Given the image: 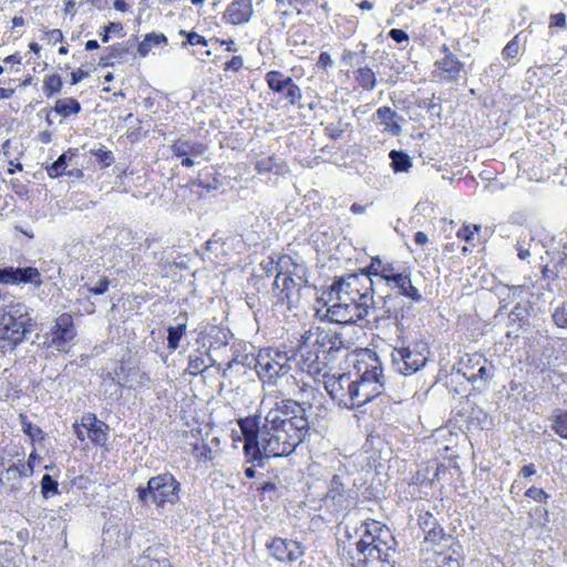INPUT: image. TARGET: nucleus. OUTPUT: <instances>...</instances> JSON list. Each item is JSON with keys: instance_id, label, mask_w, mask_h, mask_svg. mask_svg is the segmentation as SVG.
Segmentation results:
<instances>
[{"instance_id": "20", "label": "nucleus", "mask_w": 567, "mask_h": 567, "mask_svg": "<svg viewBox=\"0 0 567 567\" xmlns=\"http://www.w3.org/2000/svg\"><path fill=\"white\" fill-rule=\"evenodd\" d=\"M391 290H396L394 295L403 296L412 302H421L423 300L422 293L413 286L411 278V270L403 268L399 276L391 279L386 285Z\"/></svg>"}, {"instance_id": "3", "label": "nucleus", "mask_w": 567, "mask_h": 567, "mask_svg": "<svg viewBox=\"0 0 567 567\" xmlns=\"http://www.w3.org/2000/svg\"><path fill=\"white\" fill-rule=\"evenodd\" d=\"M38 328L34 310L21 301L0 307V350L16 349Z\"/></svg>"}, {"instance_id": "45", "label": "nucleus", "mask_w": 567, "mask_h": 567, "mask_svg": "<svg viewBox=\"0 0 567 567\" xmlns=\"http://www.w3.org/2000/svg\"><path fill=\"white\" fill-rule=\"evenodd\" d=\"M186 334V323H178L177 326H169L167 328V348L174 352L178 347L181 339Z\"/></svg>"}, {"instance_id": "19", "label": "nucleus", "mask_w": 567, "mask_h": 567, "mask_svg": "<svg viewBox=\"0 0 567 567\" xmlns=\"http://www.w3.org/2000/svg\"><path fill=\"white\" fill-rule=\"evenodd\" d=\"M82 425L87 439L97 446H104L109 436V425L99 420L96 414L86 412L82 415Z\"/></svg>"}, {"instance_id": "18", "label": "nucleus", "mask_w": 567, "mask_h": 567, "mask_svg": "<svg viewBox=\"0 0 567 567\" xmlns=\"http://www.w3.org/2000/svg\"><path fill=\"white\" fill-rule=\"evenodd\" d=\"M432 74L449 82H456L460 79L464 63L455 54H449L447 58L437 59L433 64Z\"/></svg>"}, {"instance_id": "22", "label": "nucleus", "mask_w": 567, "mask_h": 567, "mask_svg": "<svg viewBox=\"0 0 567 567\" xmlns=\"http://www.w3.org/2000/svg\"><path fill=\"white\" fill-rule=\"evenodd\" d=\"M166 548L163 544H153L146 547L143 554L137 558V567H172L167 557Z\"/></svg>"}, {"instance_id": "28", "label": "nucleus", "mask_w": 567, "mask_h": 567, "mask_svg": "<svg viewBox=\"0 0 567 567\" xmlns=\"http://www.w3.org/2000/svg\"><path fill=\"white\" fill-rule=\"evenodd\" d=\"M134 43L128 40L125 43H116L106 48L107 53L102 55L99 61V66L107 68L114 64V61L125 60L128 55L134 56Z\"/></svg>"}, {"instance_id": "10", "label": "nucleus", "mask_w": 567, "mask_h": 567, "mask_svg": "<svg viewBox=\"0 0 567 567\" xmlns=\"http://www.w3.org/2000/svg\"><path fill=\"white\" fill-rule=\"evenodd\" d=\"M403 298L404 297L400 295L389 293L381 297L380 306L374 301V307L372 309V311L375 312L374 319L377 321L392 319L398 328L403 326L405 312L411 309V305L406 306Z\"/></svg>"}, {"instance_id": "43", "label": "nucleus", "mask_w": 567, "mask_h": 567, "mask_svg": "<svg viewBox=\"0 0 567 567\" xmlns=\"http://www.w3.org/2000/svg\"><path fill=\"white\" fill-rule=\"evenodd\" d=\"M297 284L291 275L285 276L282 278V287L280 288V298L279 301L282 303L290 305L295 300L299 299V289L295 293V289Z\"/></svg>"}, {"instance_id": "60", "label": "nucleus", "mask_w": 567, "mask_h": 567, "mask_svg": "<svg viewBox=\"0 0 567 567\" xmlns=\"http://www.w3.org/2000/svg\"><path fill=\"white\" fill-rule=\"evenodd\" d=\"M179 34L182 37L186 38V42L182 43L183 48H185L187 44H189V45H202V47H207L208 45V40L205 37L198 34L195 31L181 30Z\"/></svg>"}, {"instance_id": "36", "label": "nucleus", "mask_w": 567, "mask_h": 567, "mask_svg": "<svg viewBox=\"0 0 567 567\" xmlns=\"http://www.w3.org/2000/svg\"><path fill=\"white\" fill-rule=\"evenodd\" d=\"M486 360L480 353L465 354L455 367L456 373L462 374L466 379L470 375V371L474 372V369L478 368Z\"/></svg>"}, {"instance_id": "15", "label": "nucleus", "mask_w": 567, "mask_h": 567, "mask_svg": "<svg viewBox=\"0 0 567 567\" xmlns=\"http://www.w3.org/2000/svg\"><path fill=\"white\" fill-rule=\"evenodd\" d=\"M265 81L270 91L282 94L291 105H296L302 96L300 87L293 82L292 78L285 75L281 71H268Z\"/></svg>"}, {"instance_id": "29", "label": "nucleus", "mask_w": 567, "mask_h": 567, "mask_svg": "<svg viewBox=\"0 0 567 567\" xmlns=\"http://www.w3.org/2000/svg\"><path fill=\"white\" fill-rule=\"evenodd\" d=\"M538 246L537 235L532 229H523L516 238L515 249L517 257L523 261H528L532 251Z\"/></svg>"}, {"instance_id": "63", "label": "nucleus", "mask_w": 567, "mask_h": 567, "mask_svg": "<svg viewBox=\"0 0 567 567\" xmlns=\"http://www.w3.org/2000/svg\"><path fill=\"white\" fill-rule=\"evenodd\" d=\"M551 318L557 327L563 329L567 328V301H564L559 307L555 309Z\"/></svg>"}, {"instance_id": "52", "label": "nucleus", "mask_w": 567, "mask_h": 567, "mask_svg": "<svg viewBox=\"0 0 567 567\" xmlns=\"http://www.w3.org/2000/svg\"><path fill=\"white\" fill-rule=\"evenodd\" d=\"M90 154L95 157L101 168L110 167L115 162L113 153L103 145L90 150Z\"/></svg>"}, {"instance_id": "39", "label": "nucleus", "mask_w": 567, "mask_h": 567, "mask_svg": "<svg viewBox=\"0 0 567 567\" xmlns=\"http://www.w3.org/2000/svg\"><path fill=\"white\" fill-rule=\"evenodd\" d=\"M358 389V408L370 402L374 396L382 392V385H374L370 381L355 382Z\"/></svg>"}, {"instance_id": "34", "label": "nucleus", "mask_w": 567, "mask_h": 567, "mask_svg": "<svg viewBox=\"0 0 567 567\" xmlns=\"http://www.w3.org/2000/svg\"><path fill=\"white\" fill-rule=\"evenodd\" d=\"M150 381L147 373L140 371L138 368H128L122 381H117L120 388L136 389L145 386Z\"/></svg>"}, {"instance_id": "50", "label": "nucleus", "mask_w": 567, "mask_h": 567, "mask_svg": "<svg viewBox=\"0 0 567 567\" xmlns=\"http://www.w3.org/2000/svg\"><path fill=\"white\" fill-rule=\"evenodd\" d=\"M40 493L43 498L49 499L54 495H58L59 492V483L58 481L50 474H44L40 482Z\"/></svg>"}, {"instance_id": "37", "label": "nucleus", "mask_w": 567, "mask_h": 567, "mask_svg": "<svg viewBox=\"0 0 567 567\" xmlns=\"http://www.w3.org/2000/svg\"><path fill=\"white\" fill-rule=\"evenodd\" d=\"M52 110L62 117H69L78 115L82 111V105L74 97H63L55 101Z\"/></svg>"}, {"instance_id": "58", "label": "nucleus", "mask_w": 567, "mask_h": 567, "mask_svg": "<svg viewBox=\"0 0 567 567\" xmlns=\"http://www.w3.org/2000/svg\"><path fill=\"white\" fill-rule=\"evenodd\" d=\"M433 527H431L425 536L426 542H431L433 544H441L442 542L451 540L452 537L444 533V529L437 525L435 522L432 523Z\"/></svg>"}, {"instance_id": "16", "label": "nucleus", "mask_w": 567, "mask_h": 567, "mask_svg": "<svg viewBox=\"0 0 567 567\" xmlns=\"http://www.w3.org/2000/svg\"><path fill=\"white\" fill-rule=\"evenodd\" d=\"M268 554L280 563H293L305 555V547L297 540L274 537L266 544Z\"/></svg>"}, {"instance_id": "49", "label": "nucleus", "mask_w": 567, "mask_h": 567, "mask_svg": "<svg viewBox=\"0 0 567 567\" xmlns=\"http://www.w3.org/2000/svg\"><path fill=\"white\" fill-rule=\"evenodd\" d=\"M20 423L22 427V432L34 441H42L45 436L44 432L38 425L33 424L27 415L20 414Z\"/></svg>"}, {"instance_id": "41", "label": "nucleus", "mask_w": 567, "mask_h": 567, "mask_svg": "<svg viewBox=\"0 0 567 567\" xmlns=\"http://www.w3.org/2000/svg\"><path fill=\"white\" fill-rule=\"evenodd\" d=\"M167 37L164 33L150 32L137 45V53L145 58L153 47L167 44Z\"/></svg>"}, {"instance_id": "57", "label": "nucleus", "mask_w": 567, "mask_h": 567, "mask_svg": "<svg viewBox=\"0 0 567 567\" xmlns=\"http://www.w3.org/2000/svg\"><path fill=\"white\" fill-rule=\"evenodd\" d=\"M208 369V364L200 354H190L188 357V365L186 371L190 375H197L205 372Z\"/></svg>"}, {"instance_id": "56", "label": "nucleus", "mask_w": 567, "mask_h": 567, "mask_svg": "<svg viewBox=\"0 0 567 567\" xmlns=\"http://www.w3.org/2000/svg\"><path fill=\"white\" fill-rule=\"evenodd\" d=\"M315 358H317V360L311 364V367H309L307 372L310 375L320 374L328 367V364L336 359V357H331L323 352H318Z\"/></svg>"}, {"instance_id": "53", "label": "nucleus", "mask_w": 567, "mask_h": 567, "mask_svg": "<svg viewBox=\"0 0 567 567\" xmlns=\"http://www.w3.org/2000/svg\"><path fill=\"white\" fill-rule=\"evenodd\" d=\"M424 567H461L458 559L453 558L452 555L437 553L432 561H425Z\"/></svg>"}, {"instance_id": "46", "label": "nucleus", "mask_w": 567, "mask_h": 567, "mask_svg": "<svg viewBox=\"0 0 567 567\" xmlns=\"http://www.w3.org/2000/svg\"><path fill=\"white\" fill-rule=\"evenodd\" d=\"M258 364H260L259 354L255 353H234L231 361L228 363V368H233V365H243L249 369H258Z\"/></svg>"}, {"instance_id": "47", "label": "nucleus", "mask_w": 567, "mask_h": 567, "mask_svg": "<svg viewBox=\"0 0 567 567\" xmlns=\"http://www.w3.org/2000/svg\"><path fill=\"white\" fill-rule=\"evenodd\" d=\"M358 47H361L359 51L344 50L342 54V61L350 66L362 65L367 60V43L360 42Z\"/></svg>"}, {"instance_id": "54", "label": "nucleus", "mask_w": 567, "mask_h": 567, "mask_svg": "<svg viewBox=\"0 0 567 567\" xmlns=\"http://www.w3.org/2000/svg\"><path fill=\"white\" fill-rule=\"evenodd\" d=\"M111 285V281L107 277H102L95 285L84 284L79 288V292L83 293L89 292L95 296L104 295Z\"/></svg>"}, {"instance_id": "9", "label": "nucleus", "mask_w": 567, "mask_h": 567, "mask_svg": "<svg viewBox=\"0 0 567 567\" xmlns=\"http://www.w3.org/2000/svg\"><path fill=\"white\" fill-rule=\"evenodd\" d=\"M351 373H341L338 377H329L324 381V388L330 398L339 406L353 410L358 408V389Z\"/></svg>"}, {"instance_id": "38", "label": "nucleus", "mask_w": 567, "mask_h": 567, "mask_svg": "<svg viewBox=\"0 0 567 567\" xmlns=\"http://www.w3.org/2000/svg\"><path fill=\"white\" fill-rule=\"evenodd\" d=\"M354 80L364 91H372L378 85L374 71L370 66L363 64L354 71Z\"/></svg>"}, {"instance_id": "14", "label": "nucleus", "mask_w": 567, "mask_h": 567, "mask_svg": "<svg viewBox=\"0 0 567 567\" xmlns=\"http://www.w3.org/2000/svg\"><path fill=\"white\" fill-rule=\"evenodd\" d=\"M303 334L310 336L311 344L318 352L336 357V353L343 348L342 336L337 330L316 327L307 330Z\"/></svg>"}, {"instance_id": "27", "label": "nucleus", "mask_w": 567, "mask_h": 567, "mask_svg": "<svg viewBox=\"0 0 567 567\" xmlns=\"http://www.w3.org/2000/svg\"><path fill=\"white\" fill-rule=\"evenodd\" d=\"M373 116L374 118L379 120V123L383 126L384 132L391 134L392 136H399L402 133L400 123L404 122L405 120L390 106H380Z\"/></svg>"}, {"instance_id": "48", "label": "nucleus", "mask_w": 567, "mask_h": 567, "mask_svg": "<svg viewBox=\"0 0 567 567\" xmlns=\"http://www.w3.org/2000/svg\"><path fill=\"white\" fill-rule=\"evenodd\" d=\"M403 268L404 267H396L392 262H382L380 270H374V278H377L378 281H384L385 285H388L391 282V279L395 278L400 275V272H402Z\"/></svg>"}, {"instance_id": "6", "label": "nucleus", "mask_w": 567, "mask_h": 567, "mask_svg": "<svg viewBox=\"0 0 567 567\" xmlns=\"http://www.w3.org/2000/svg\"><path fill=\"white\" fill-rule=\"evenodd\" d=\"M25 456L24 451L18 447L0 452V484L4 486L14 498H20L24 494L34 493L37 485L32 482H25V473L19 470V463Z\"/></svg>"}, {"instance_id": "13", "label": "nucleus", "mask_w": 567, "mask_h": 567, "mask_svg": "<svg viewBox=\"0 0 567 567\" xmlns=\"http://www.w3.org/2000/svg\"><path fill=\"white\" fill-rule=\"evenodd\" d=\"M132 536L130 526L124 522L107 520L102 530V547L105 553L127 547Z\"/></svg>"}, {"instance_id": "11", "label": "nucleus", "mask_w": 567, "mask_h": 567, "mask_svg": "<svg viewBox=\"0 0 567 567\" xmlns=\"http://www.w3.org/2000/svg\"><path fill=\"white\" fill-rule=\"evenodd\" d=\"M43 284L40 270L33 266H1L0 285H33L35 288Z\"/></svg>"}, {"instance_id": "55", "label": "nucleus", "mask_w": 567, "mask_h": 567, "mask_svg": "<svg viewBox=\"0 0 567 567\" xmlns=\"http://www.w3.org/2000/svg\"><path fill=\"white\" fill-rule=\"evenodd\" d=\"M361 286H359L358 288L353 289V292H351V295H349V299L350 300H347V302H350L353 301V300H363V298H369L370 300H367V303H368V311L370 312V310L373 309L374 307V298H373V295H374V288L373 286H369L367 288H364V291H361Z\"/></svg>"}, {"instance_id": "17", "label": "nucleus", "mask_w": 567, "mask_h": 567, "mask_svg": "<svg viewBox=\"0 0 567 567\" xmlns=\"http://www.w3.org/2000/svg\"><path fill=\"white\" fill-rule=\"evenodd\" d=\"M171 150L181 159L182 166L192 167L195 164L194 157L204 155L207 146L200 142L179 138L172 144Z\"/></svg>"}, {"instance_id": "59", "label": "nucleus", "mask_w": 567, "mask_h": 567, "mask_svg": "<svg viewBox=\"0 0 567 567\" xmlns=\"http://www.w3.org/2000/svg\"><path fill=\"white\" fill-rule=\"evenodd\" d=\"M123 24L121 22H109L105 24L100 31L99 35L103 43H107L111 39V34L115 33L118 35H124Z\"/></svg>"}, {"instance_id": "31", "label": "nucleus", "mask_w": 567, "mask_h": 567, "mask_svg": "<svg viewBox=\"0 0 567 567\" xmlns=\"http://www.w3.org/2000/svg\"><path fill=\"white\" fill-rule=\"evenodd\" d=\"M526 44V38L523 32L517 33L502 50V58L508 63V66L516 64L517 58Z\"/></svg>"}, {"instance_id": "42", "label": "nucleus", "mask_w": 567, "mask_h": 567, "mask_svg": "<svg viewBox=\"0 0 567 567\" xmlns=\"http://www.w3.org/2000/svg\"><path fill=\"white\" fill-rule=\"evenodd\" d=\"M391 159V167L394 173L408 172L412 166V158L409 154L401 150H392L389 153Z\"/></svg>"}, {"instance_id": "64", "label": "nucleus", "mask_w": 567, "mask_h": 567, "mask_svg": "<svg viewBox=\"0 0 567 567\" xmlns=\"http://www.w3.org/2000/svg\"><path fill=\"white\" fill-rule=\"evenodd\" d=\"M525 496L535 501L536 503H547V501L550 498V495L547 492L535 486L529 487L525 492Z\"/></svg>"}, {"instance_id": "25", "label": "nucleus", "mask_w": 567, "mask_h": 567, "mask_svg": "<svg viewBox=\"0 0 567 567\" xmlns=\"http://www.w3.org/2000/svg\"><path fill=\"white\" fill-rule=\"evenodd\" d=\"M344 493L346 487L344 483L342 482V476L338 474L333 475L329 483L328 492L324 498L326 504L329 505V503H331L336 512L346 511L349 507V501Z\"/></svg>"}, {"instance_id": "51", "label": "nucleus", "mask_w": 567, "mask_h": 567, "mask_svg": "<svg viewBox=\"0 0 567 567\" xmlns=\"http://www.w3.org/2000/svg\"><path fill=\"white\" fill-rule=\"evenodd\" d=\"M63 82L59 74L47 75L43 81V93L47 97H51L62 90Z\"/></svg>"}, {"instance_id": "7", "label": "nucleus", "mask_w": 567, "mask_h": 567, "mask_svg": "<svg viewBox=\"0 0 567 567\" xmlns=\"http://www.w3.org/2000/svg\"><path fill=\"white\" fill-rule=\"evenodd\" d=\"M429 354V344L424 341L394 347L391 351L392 368L402 375H412L425 367Z\"/></svg>"}, {"instance_id": "44", "label": "nucleus", "mask_w": 567, "mask_h": 567, "mask_svg": "<svg viewBox=\"0 0 567 567\" xmlns=\"http://www.w3.org/2000/svg\"><path fill=\"white\" fill-rule=\"evenodd\" d=\"M260 364H258V369H256L259 378H268L269 380L277 378L278 372H276V368L278 365V360L269 359L268 355H262L259 353Z\"/></svg>"}, {"instance_id": "5", "label": "nucleus", "mask_w": 567, "mask_h": 567, "mask_svg": "<svg viewBox=\"0 0 567 567\" xmlns=\"http://www.w3.org/2000/svg\"><path fill=\"white\" fill-rule=\"evenodd\" d=\"M237 425L240 429L244 440L243 452L245 454L246 462L264 467L265 460L269 458L265 447L270 435V426L266 421V416L262 419L261 415L252 414L239 417L237 420Z\"/></svg>"}, {"instance_id": "61", "label": "nucleus", "mask_w": 567, "mask_h": 567, "mask_svg": "<svg viewBox=\"0 0 567 567\" xmlns=\"http://www.w3.org/2000/svg\"><path fill=\"white\" fill-rule=\"evenodd\" d=\"M350 126V123H343L341 120L338 124H328L324 127V134L330 140L337 141L339 140L342 134L346 132V130Z\"/></svg>"}, {"instance_id": "23", "label": "nucleus", "mask_w": 567, "mask_h": 567, "mask_svg": "<svg viewBox=\"0 0 567 567\" xmlns=\"http://www.w3.org/2000/svg\"><path fill=\"white\" fill-rule=\"evenodd\" d=\"M496 367L489 360H486L478 368L474 369V372L470 371V375L466 378L468 383L472 385L473 391L482 393L485 392L494 377Z\"/></svg>"}, {"instance_id": "62", "label": "nucleus", "mask_w": 567, "mask_h": 567, "mask_svg": "<svg viewBox=\"0 0 567 567\" xmlns=\"http://www.w3.org/2000/svg\"><path fill=\"white\" fill-rule=\"evenodd\" d=\"M285 259L286 256H279L278 258H276V256H269L267 260H264L261 262V267L264 268L268 276L274 271L277 274L280 270V268H282L281 262Z\"/></svg>"}, {"instance_id": "4", "label": "nucleus", "mask_w": 567, "mask_h": 567, "mask_svg": "<svg viewBox=\"0 0 567 567\" xmlns=\"http://www.w3.org/2000/svg\"><path fill=\"white\" fill-rule=\"evenodd\" d=\"M181 489V482L171 472H164L135 488L136 501L142 506L153 505L161 511L179 502Z\"/></svg>"}, {"instance_id": "32", "label": "nucleus", "mask_w": 567, "mask_h": 567, "mask_svg": "<svg viewBox=\"0 0 567 567\" xmlns=\"http://www.w3.org/2000/svg\"><path fill=\"white\" fill-rule=\"evenodd\" d=\"M533 310L530 301L517 302L508 315V324H517L519 329L529 324V316Z\"/></svg>"}, {"instance_id": "2", "label": "nucleus", "mask_w": 567, "mask_h": 567, "mask_svg": "<svg viewBox=\"0 0 567 567\" xmlns=\"http://www.w3.org/2000/svg\"><path fill=\"white\" fill-rule=\"evenodd\" d=\"M360 536L354 542V551L349 549L348 557L355 567H368L370 563L379 561L382 567H394L398 556V542L391 529L378 520H364L355 528Z\"/></svg>"}, {"instance_id": "33", "label": "nucleus", "mask_w": 567, "mask_h": 567, "mask_svg": "<svg viewBox=\"0 0 567 567\" xmlns=\"http://www.w3.org/2000/svg\"><path fill=\"white\" fill-rule=\"evenodd\" d=\"M298 352L301 357L300 367L303 371L308 372L309 367H311V364L317 360L315 357L318 353V351L311 344L309 334H301L298 344Z\"/></svg>"}, {"instance_id": "26", "label": "nucleus", "mask_w": 567, "mask_h": 567, "mask_svg": "<svg viewBox=\"0 0 567 567\" xmlns=\"http://www.w3.org/2000/svg\"><path fill=\"white\" fill-rule=\"evenodd\" d=\"M252 0H234L225 11L224 18L231 24H244L252 16Z\"/></svg>"}, {"instance_id": "1", "label": "nucleus", "mask_w": 567, "mask_h": 567, "mask_svg": "<svg viewBox=\"0 0 567 567\" xmlns=\"http://www.w3.org/2000/svg\"><path fill=\"white\" fill-rule=\"evenodd\" d=\"M311 404L288 399L277 404L266 415L269 423V437L265 450L267 456L282 457L292 454L305 442L310 431L307 411Z\"/></svg>"}, {"instance_id": "30", "label": "nucleus", "mask_w": 567, "mask_h": 567, "mask_svg": "<svg viewBox=\"0 0 567 567\" xmlns=\"http://www.w3.org/2000/svg\"><path fill=\"white\" fill-rule=\"evenodd\" d=\"M79 156V150L70 147L63 152L52 164L47 166V173L51 178H58L66 173L69 164Z\"/></svg>"}, {"instance_id": "8", "label": "nucleus", "mask_w": 567, "mask_h": 567, "mask_svg": "<svg viewBox=\"0 0 567 567\" xmlns=\"http://www.w3.org/2000/svg\"><path fill=\"white\" fill-rule=\"evenodd\" d=\"M76 337V329L73 321V316L69 312H63L54 319L50 330L42 337L38 333L32 343H38L43 349H54L58 352H69L72 347L73 340Z\"/></svg>"}, {"instance_id": "12", "label": "nucleus", "mask_w": 567, "mask_h": 567, "mask_svg": "<svg viewBox=\"0 0 567 567\" xmlns=\"http://www.w3.org/2000/svg\"><path fill=\"white\" fill-rule=\"evenodd\" d=\"M363 303L359 306H351L350 302L337 300L332 306L328 308V316L332 322L344 323V324H358L364 321L370 313L368 311L367 300L363 298Z\"/></svg>"}, {"instance_id": "21", "label": "nucleus", "mask_w": 567, "mask_h": 567, "mask_svg": "<svg viewBox=\"0 0 567 567\" xmlns=\"http://www.w3.org/2000/svg\"><path fill=\"white\" fill-rule=\"evenodd\" d=\"M361 275L350 274L348 277H336L329 288V300L347 301L353 289L361 286Z\"/></svg>"}, {"instance_id": "40", "label": "nucleus", "mask_w": 567, "mask_h": 567, "mask_svg": "<svg viewBox=\"0 0 567 567\" xmlns=\"http://www.w3.org/2000/svg\"><path fill=\"white\" fill-rule=\"evenodd\" d=\"M550 430L560 439L567 440V410L555 409L549 417Z\"/></svg>"}, {"instance_id": "35", "label": "nucleus", "mask_w": 567, "mask_h": 567, "mask_svg": "<svg viewBox=\"0 0 567 567\" xmlns=\"http://www.w3.org/2000/svg\"><path fill=\"white\" fill-rule=\"evenodd\" d=\"M194 185L205 189L206 192L217 190L223 186V179L216 171L205 169L198 173V176L194 181Z\"/></svg>"}, {"instance_id": "24", "label": "nucleus", "mask_w": 567, "mask_h": 567, "mask_svg": "<svg viewBox=\"0 0 567 567\" xmlns=\"http://www.w3.org/2000/svg\"><path fill=\"white\" fill-rule=\"evenodd\" d=\"M354 381H370L374 385H384L383 369L377 355L371 362H360L355 365Z\"/></svg>"}]
</instances>
